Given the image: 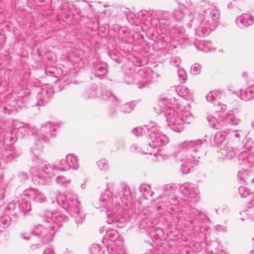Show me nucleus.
I'll list each match as a JSON object with an SVG mask.
<instances>
[{"mask_svg": "<svg viewBox=\"0 0 254 254\" xmlns=\"http://www.w3.org/2000/svg\"><path fill=\"white\" fill-rule=\"evenodd\" d=\"M228 7L231 6L230 3L228 4Z\"/></svg>", "mask_w": 254, "mask_h": 254, "instance_id": "obj_9", "label": "nucleus"}, {"mask_svg": "<svg viewBox=\"0 0 254 254\" xmlns=\"http://www.w3.org/2000/svg\"><path fill=\"white\" fill-rule=\"evenodd\" d=\"M127 31L126 28L122 27L119 29L118 32V37L123 42L126 43L127 42L126 37L127 36Z\"/></svg>", "mask_w": 254, "mask_h": 254, "instance_id": "obj_5", "label": "nucleus"}, {"mask_svg": "<svg viewBox=\"0 0 254 254\" xmlns=\"http://www.w3.org/2000/svg\"><path fill=\"white\" fill-rule=\"evenodd\" d=\"M139 14H140V16L142 18L145 17L146 16V13L145 12H141L139 13ZM139 16H140V15H139Z\"/></svg>", "mask_w": 254, "mask_h": 254, "instance_id": "obj_6", "label": "nucleus"}, {"mask_svg": "<svg viewBox=\"0 0 254 254\" xmlns=\"http://www.w3.org/2000/svg\"><path fill=\"white\" fill-rule=\"evenodd\" d=\"M155 16L158 21L159 26L157 25L156 32L158 35L164 34L172 38H176L177 45H174V48L178 46H190L195 48H200L201 46L209 48L210 45L209 42L197 41L192 42L184 33V28L183 27H174L172 28L171 18L167 11H158L155 12Z\"/></svg>", "mask_w": 254, "mask_h": 254, "instance_id": "obj_1", "label": "nucleus"}, {"mask_svg": "<svg viewBox=\"0 0 254 254\" xmlns=\"http://www.w3.org/2000/svg\"><path fill=\"white\" fill-rule=\"evenodd\" d=\"M169 14L172 17L171 22L173 19L176 21H181L183 20L185 16L184 12L181 11L180 8H176L174 9L172 15H171L169 13Z\"/></svg>", "mask_w": 254, "mask_h": 254, "instance_id": "obj_4", "label": "nucleus"}, {"mask_svg": "<svg viewBox=\"0 0 254 254\" xmlns=\"http://www.w3.org/2000/svg\"><path fill=\"white\" fill-rule=\"evenodd\" d=\"M228 7L231 6L230 3L228 4Z\"/></svg>", "mask_w": 254, "mask_h": 254, "instance_id": "obj_8", "label": "nucleus"}, {"mask_svg": "<svg viewBox=\"0 0 254 254\" xmlns=\"http://www.w3.org/2000/svg\"><path fill=\"white\" fill-rule=\"evenodd\" d=\"M191 22H192L193 24H196V23H197V20H196V19H193L192 20H191Z\"/></svg>", "mask_w": 254, "mask_h": 254, "instance_id": "obj_7", "label": "nucleus"}, {"mask_svg": "<svg viewBox=\"0 0 254 254\" xmlns=\"http://www.w3.org/2000/svg\"><path fill=\"white\" fill-rule=\"evenodd\" d=\"M204 6H206L205 5H206V3H204Z\"/></svg>", "mask_w": 254, "mask_h": 254, "instance_id": "obj_10", "label": "nucleus"}, {"mask_svg": "<svg viewBox=\"0 0 254 254\" xmlns=\"http://www.w3.org/2000/svg\"><path fill=\"white\" fill-rule=\"evenodd\" d=\"M253 22V17L250 14H242L236 20L237 25L242 28L252 25Z\"/></svg>", "mask_w": 254, "mask_h": 254, "instance_id": "obj_3", "label": "nucleus"}, {"mask_svg": "<svg viewBox=\"0 0 254 254\" xmlns=\"http://www.w3.org/2000/svg\"><path fill=\"white\" fill-rule=\"evenodd\" d=\"M203 18L199 26L195 29V34L198 37H203L209 34L216 28L218 23L220 12L217 7L213 5H208L203 13Z\"/></svg>", "mask_w": 254, "mask_h": 254, "instance_id": "obj_2", "label": "nucleus"}]
</instances>
